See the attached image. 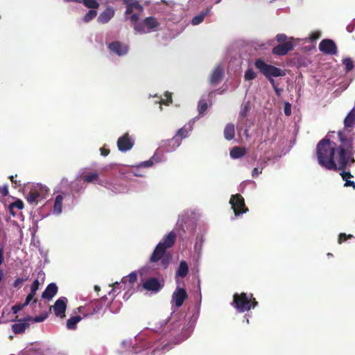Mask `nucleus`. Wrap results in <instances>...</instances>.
<instances>
[{
	"mask_svg": "<svg viewBox=\"0 0 355 355\" xmlns=\"http://www.w3.org/2000/svg\"><path fill=\"white\" fill-rule=\"evenodd\" d=\"M83 180L86 182L94 183L96 182L98 184L104 187L114 193H124L125 192V189H120L114 185L110 182L106 178H100L99 175L97 173H92L91 174L85 175Z\"/></svg>",
	"mask_w": 355,
	"mask_h": 355,
	"instance_id": "nucleus-7",
	"label": "nucleus"
},
{
	"mask_svg": "<svg viewBox=\"0 0 355 355\" xmlns=\"http://www.w3.org/2000/svg\"><path fill=\"white\" fill-rule=\"evenodd\" d=\"M223 74V70L222 67L220 65H218L214 70L213 71V73H211L210 81L212 84L217 83L221 78Z\"/></svg>",
	"mask_w": 355,
	"mask_h": 355,
	"instance_id": "nucleus-27",
	"label": "nucleus"
},
{
	"mask_svg": "<svg viewBox=\"0 0 355 355\" xmlns=\"http://www.w3.org/2000/svg\"><path fill=\"white\" fill-rule=\"evenodd\" d=\"M257 77V73L252 69H248L245 73V79L247 80H251Z\"/></svg>",
	"mask_w": 355,
	"mask_h": 355,
	"instance_id": "nucleus-38",
	"label": "nucleus"
},
{
	"mask_svg": "<svg viewBox=\"0 0 355 355\" xmlns=\"http://www.w3.org/2000/svg\"><path fill=\"white\" fill-rule=\"evenodd\" d=\"M25 306L23 304H17L12 306V309L15 314L21 310Z\"/></svg>",
	"mask_w": 355,
	"mask_h": 355,
	"instance_id": "nucleus-47",
	"label": "nucleus"
},
{
	"mask_svg": "<svg viewBox=\"0 0 355 355\" xmlns=\"http://www.w3.org/2000/svg\"><path fill=\"white\" fill-rule=\"evenodd\" d=\"M46 319V316H37L35 318L28 317L27 321H32L34 322H43Z\"/></svg>",
	"mask_w": 355,
	"mask_h": 355,
	"instance_id": "nucleus-42",
	"label": "nucleus"
},
{
	"mask_svg": "<svg viewBox=\"0 0 355 355\" xmlns=\"http://www.w3.org/2000/svg\"><path fill=\"white\" fill-rule=\"evenodd\" d=\"M137 278V275L135 272H131L127 277H124L121 283H118L117 282L113 284V288L109 293V295H115V293L116 292L117 286L121 284L124 285V288L128 289V291L132 288V284L136 282Z\"/></svg>",
	"mask_w": 355,
	"mask_h": 355,
	"instance_id": "nucleus-13",
	"label": "nucleus"
},
{
	"mask_svg": "<svg viewBox=\"0 0 355 355\" xmlns=\"http://www.w3.org/2000/svg\"><path fill=\"white\" fill-rule=\"evenodd\" d=\"M344 125L345 128L355 127V105L352 110L349 112L344 120Z\"/></svg>",
	"mask_w": 355,
	"mask_h": 355,
	"instance_id": "nucleus-26",
	"label": "nucleus"
},
{
	"mask_svg": "<svg viewBox=\"0 0 355 355\" xmlns=\"http://www.w3.org/2000/svg\"><path fill=\"white\" fill-rule=\"evenodd\" d=\"M28 324L25 322H19L12 325V330L16 334H20L25 331Z\"/></svg>",
	"mask_w": 355,
	"mask_h": 355,
	"instance_id": "nucleus-34",
	"label": "nucleus"
},
{
	"mask_svg": "<svg viewBox=\"0 0 355 355\" xmlns=\"http://www.w3.org/2000/svg\"><path fill=\"white\" fill-rule=\"evenodd\" d=\"M193 327V323H192L191 324V326L189 327L191 329H189V331L184 336V338L183 339H186V338H187L190 336Z\"/></svg>",
	"mask_w": 355,
	"mask_h": 355,
	"instance_id": "nucleus-52",
	"label": "nucleus"
},
{
	"mask_svg": "<svg viewBox=\"0 0 355 355\" xmlns=\"http://www.w3.org/2000/svg\"><path fill=\"white\" fill-rule=\"evenodd\" d=\"M321 36V33L320 31H314L313 33H311L309 35V40L310 41H315L317 40L318 39H319Z\"/></svg>",
	"mask_w": 355,
	"mask_h": 355,
	"instance_id": "nucleus-41",
	"label": "nucleus"
},
{
	"mask_svg": "<svg viewBox=\"0 0 355 355\" xmlns=\"http://www.w3.org/2000/svg\"><path fill=\"white\" fill-rule=\"evenodd\" d=\"M81 319V317L78 315L70 318L67 322V327L69 329H74Z\"/></svg>",
	"mask_w": 355,
	"mask_h": 355,
	"instance_id": "nucleus-32",
	"label": "nucleus"
},
{
	"mask_svg": "<svg viewBox=\"0 0 355 355\" xmlns=\"http://www.w3.org/2000/svg\"><path fill=\"white\" fill-rule=\"evenodd\" d=\"M207 109V103L204 100H200L198 103V110L202 114Z\"/></svg>",
	"mask_w": 355,
	"mask_h": 355,
	"instance_id": "nucleus-39",
	"label": "nucleus"
},
{
	"mask_svg": "<svg viewBox=\"0 0 355 355\" xmlns=\"http://www.w3.org/2000/svg\"><path fill=\"white\" fill-rule=\"evenodd\" d=\"M210 8H208L205 11L201 12L199 15L195 16L191 21V24L194 26L200 24L203 21L205 17L209 13Z\"/></svg>",
	"mask_w": 355,
	"mask_h": 355,
	"instance_id": "nucleus-30",
	"label": "nucleus"
},
{
	"mask_svg": "<svg viewBox=\"0 0 355 355\" xmlns=\"http://www.w3.org/2000/svg\"><path fill=\"white\" fill-rule=\"evenodd\" d=\"M347 30L348 32L351 33L353 31V27H351L350 26H348L347 27Z\"/></svg>",
	"mask_w": 355,
	"mask_h": 355,
	"instance_id": "nucleus-54",
	"label": "nucleus"
},
{
	"mask_svg": "<svg viewBox=\"0 0 355 355\" xmlns=\"http://www.w3.org/2000/svg\"><path fill=\"white\" fill-rule=\"evenodd\" d=\"M10 180H11V181H12V182H16V180H14V178H15V177H14V176H12H12H10Z\"/></svg>",
	"mask_w": 355,
	"mask_h": 355,
	"instance_id": "nucleus-55",
	"label": "nucleus"
},
{
	"mask_svg": "<svg viewBox=\"0 0 355 355\" xmlns=\"http://www.w3.org/2000/svg\"><path fill=\"white\" fill-rule=\"evenodd\" d=\"M180 144L181 139L178 137L174 136L171 139L163 141L157 150H159V153L163 157L164 153L174 151Z\"/></svg>",
	"mask_w": 355,
	"mask_h": 355,
	"instance_id": "nucleus-12",
	"label": "nucleus"
},
{
	"mask_svg": "<svg viewBox=\"0 0 355 355\" xmlns=\"http://www.w3.org/2000/svg\"><path fill=\"white\" fill-rule=\"evenodd\" d=\"M187 297V293L186 290L183 288H181L179 284H178L171 296V304L172 309H176L180 307L183 304Z\"/></svg>",
	"mask_w": 355,
	"mask_h": 355,
	"instance_id": "nucleus-10",
	"label": "nucleus"
},
{
	"mask_svg": "<svg viewBox=\"0 0 355 355\" xmlns=\"http://www.w3.org/2000/svg\"><path fill=\"white\" fill-rule=\"evenodd\" d=\"M193 123L194 119L190 121L187 125H186L183 128H180L175 135V137H178L181 140L183 138L187 137L190 132H191V130H193Z\"/></svg>",
	"mask_w": 355,
	"mask_h": 355,
	"instance_id": "nucleus-23",
	"label": "nucleus"
},
{
	"mask_svg": "<svg viewBox=\"0 0 355 355\" xmlns=\"http://www.w3.org/2000/svg\"><path fill=\"white\" fill-rule=\"evenodd\" d=\"M286 39H287V37L284 34H278L276 36L277 41L280 42V43L286 42L287 41Z\"/></svg>",
	"mask_w": 355,
	"mask_h": 355,
	"instance_id": "nucleus-45",
	"label": "nucleus"
},
{
	"mask_svg": "<svg viewBox=\"0 0 355 355\" xmlns=\"http://www.w3.org/2000/svg\"><path fill=\"white\" fill-rule=\"evenodd\" d=\"M162 161V157L159 153V150H157L154 155L149 160L141 162L139 164V166L150 167L152 166L154 164L159 163Z\"/></svg>",
	"mask_w": 355,
	"mask_h": 355,
	"instance_id": "nucleus-25",
	"label": "nucleus"
},
{
	"mask_svg": "<svg viewBox=\"0 0 355 355\" xmlns=\"http://www.w3.org/2000/svg\"><path fill=\"white\" fill-rule=\"evenodd\" d=\"M39 288V282L38 280H35L32 285H31V291L33 293H36V291H37Z\"/></svg>",
	"mask_w": 355,
	"mask_h": 355,
	"instance_id": "nucleus-46",
	"label": "nucleus"
},
{
	"mask_svg": "<svg viewBox=\"0 0 355 355\" xmlns=\"http://www.w3.org/2000/svg\"><path fill=\"white\" fill-rule=\"evenodd\" d=\"M159 28L160 23L157 19L154 17H148L136 24L133 29L137 34H146L157 31Z\"/></svg>",
	"mask_w": 355,
	"mask_h": 355,
	"instance_id": "nucleus-6",
	"label": "nucleus"
},
{
	"mask_svg": "<svg viewBox=\"0 0 355 355\" xmlns=\"http://www.w3.org/2000/svg\"><path fill=\"white\" fill-rule=\"evenodd\" d=\"M58 292V286L55 284L51 283L47 286L45 291L42 293V297L47 300H51L55 295Z\"/></svg>",
	"mask_w": 355,
	"mask_h": 355,
	"instance_id": "nucleus-24",
	"label": "nucleus"
},
{
	"mask_svg": "<svg viewBox=\"0 0 355 355\" xmlns=\"http://www.w3.org/2000/svg\"><path fill=\"white\" fill-rule=\"evenodd\" d=\"M352 237V235H348L347 236V235L345 234H340L339 235V238H338V243H341L342 242L345 241L347 238H351Z\"/></svg>",
	"mask_w": 355,
	"mask_h": 355,
	"instance_id": "nucleus-49",
	"label": "nucleus"
},
{
	"mask_svg": "<svg viewBox=\"0 0 355 355\" xmlns=\"http://www.w3.org/2000/svg\"><path fill=\"white\" fill-rule=\"evenodd\" d=\"M234 125L232 124H228L226 125L224 130V136L226 139L231 140L234 136Z\"/></svg>",
	"mask_w": 355,
	"mask_h": 355,
	"instance_id": "nucleus-31",
	"label": "nucleus"
},
{
	"mask_svg": "<svg viewBox=\"0 0 355 355\" xmlns=\"http://www.w3.org/2000/svg\"><path fill=\"white\" fill-rule=\"evenodd\" d=\"M343 64H345L346 70L347 71H349L353 69V62L350 58L344 59Z\"/></svg>",
	"mask_w": 355,
	"mask_h": 355,
	"instance_id": "nucleus-40",
	"label": "nucleus"
},
{
	"mask_svg": "<svg viewBox=\"0 0 355 355\" xmlns=\"http://www.w3.org/2000/svg\"><path fill=\"white\" fill-rule=\"evenodd\" d=\"M202 239L201 237H197L194 245V251L198 255L200 254L202 248Z\"/></svg>",
	"mask_w": 355,
	"mask_h": 355,
	"instance_id": "nucleus-36",
	"label": "nucleus"
},
{
	"mask_svg": "<svg viewBox=\"0 0 355 355\" xmlns=\"http://www.w3.org/2000/svg\"><path fill=\"white\" fill-rule=\"evenodd\" d=\"M262 168L263 167H261V168H254L252 171V175L253 177H257L262 171Z\"/></svg>",
	"mask_w": 355,
	"mask_h": 355,
	"instance_id": "nucleus-48",
	"label": "nucleus"
},
{
	"mask_svg": "<svg viewBox=\"0 0 355 355\" xmlns=\"http://www.w3.org/2000/svg\"><path fill=\"white\" fill-rule=\"evenodd\" d=\"M355 24V19L352 21Z\"/></svg>",
	"mask_w": 355,
	"mask_h": 355,
	"instance_id": "nucleus-61",
	"label": "nucleus"
},
{
	"mask_svg": "<svg viewBox=\"0 0 355 355\" xmlns=\"http://www.w3.org/2000/svg\"><path fill=\"white\" fill-rule=\"evenodd\" d=\"M342 146L338 148L335 142L322 139L317 146L318 163L328 170H340L354 162L352 139L344 138L343 133H338Z\"/></svg>",
	"mask_w": 355,
	"mask_h": 355,
	"instance_id": "nucleus-1",
	"label": "nucleus"
},
{
	"mask_svg": "<svg viewBox=\"0 0 355 355\" xmlns=\"http://www.w3.org/2000/svg\"><path fill=\"white\" fill-rule=\"evenodd\" d=\"M244 133L246 135V137H248V130L247 129L244 130Z\"/></svg>",
	"mask_w": 355,
	"mask_h": 355,
	"instance_id": "nucleus-57",
	"label": "nucleus"
},
{
	"mask_svg": "<svg viewBox=\"0 0 355 355\" xmlns=\"http://www.w3.org/2000/svg\"><path fill=\"white\" fill-rule=\"evenodd\" d=\"M73 196L68 193L58 194L54 200L52 213L55 215H60L62 213L63 205H69V202H73Z\"/></svg>",
	"mask_w": 355,
	"mask_h": 355,
	"instance_id": "nucleus-9",
	"label": "nucleus"
},
{
	"mask_svg": "<svg viewBox=\"0 0 355 355\" xmlns=\"http://www.w3.org/2000/svg\"><path fill=\"white\" fill-rule=\"evenodd\" d=\"M284 113L286 116H290L291 114V105L289 103H284Z\"/></svg>",
	"mask_w": 355,
	"mask_h": 355,
	"instance_id": "nucleus-43",
	"label": "nucleus"
},
{
	"mask_svg": "<svg viewBox=\"0 0 355 355\" xmlns=\"http://www.w3.org/2000/svg\"><path fill=\"white\" fill-rule=\"evenodd\" d=\"M343 179L345 180V183L344 184L345 187H353L355 188V184L353 181H351L349 179L352 177L350 173L343 171L340 173Z\"/></svg>",
	"mask_w": 355,
	"mask_h": 355,
	"instance_id": "nucleus-33",
	"label": "nucleus"
},
{
	"mask_svg": "<svg viewBox=\"0 0 355 355\" xmlns=\"http://www.w3.org/2000/svg\"><path fill=\"white\" fill-rule=\"evenodd\" d=\"M250 109V107L249 102H246L242 105V107H241L239 115V119H238L237 128H238L239 132H240L241 130L242 127L245 123L247 113L249 112Z\"/></svg>",
	"mask_w": 355,
	"mask_h": 355,
	"instance_id": "nucleus-20",
	"label": "nucleus"
},
{
	"mask_svg": "<svg viewBox=\"0 0 355 355\" xmlns=\"http://www.w3.org/2000/svg\"><path fill=\"white\" fill-rule=\"evenodd\" d=\"M3 259V250L2 248L0 249V265L2 263Z\"/></svg>",
	"mask_w": 355,
	"mask_h": 355,
	"instance_id": "nucleus-53",
	"label": "nucleus"
},
{
	"mask_svg": "<svg viewBox=\"0 0 355 355\" xmlns=\"http://www.w3.org/2000/svg\"><path fill=\"white\" fill-rule=\"evenodd\" d=\"M82 309V307H79V308H78L79 311H80V309Z\"/></svg>",
	"mask_w": 355,
	"mask_h": 355,
	"instance_id": "nucleus-60",
	"label": "nucleus"
},
{
	"mask_svg": "<svg viewBox=\"0 0 355 355\" xmlns=\"http://www.w3.org/2000/svg\"><path fill=\"white\" fill-rule=\"evenodd\" d=\"M220 1V0H217L216 3H219Z\"/></svg>",
	"mask_w": 355,
	"mask_h": 355,
	"instance_id": "nucleus-59",
	"label": "nucleus"
},
{
	"mask_svg": "<svg viewBox=\"0 0 355 355\" xmlns=\"http://www.w3.org/2000/svg\"><path fill=\"white\" fill-rule=\"evenodd\" d=\"M142 286L146 291L157 293L163 287V284L157 279L150 277L143 281Z\"/></svg>",
	"mask_w": 355,
	"mask_h": 355,
	"instance_id": "nucleus-16",
	"label": "nucleus"
},
{
	"mask_svg": "<svg viewBox=\"0 0 355 355\" xmlns=\"http://www.w3.org/2000/svg\"><path fill=\"white\" fill-rule=\"evenodd\" d=\"M126 5V10L125 13V19L129 20L131 23L132 28L135 25L138 24L140 20L139 17L141 16L144 8L135 0H123Z\"/></svg>",
	"mask_w": 355,
	"mask_h": 355,
	"instance_id": "nucleus-4",
	"label": "nucleus"
},
{
	"mask_svg": "<svg viewBox=\"0 0 355 355\" xmlns=\"http://www.w3.org/2000/svg\"><path fill=\"white\" fill-rule=\"evenodd\" d=\"M107 48L111 53L118 56H124L129 51L128 45L119 41H114L109 43Z\"/></svg>",
	"mask_w": 355,
	"mask_h": 355,
	"instance_id": "nucleus-14",
	"label": "nucleus"
},
{
	"mask_svg": "<svg viewBox=\"0 0 355 355\" xmlns=\"http://www.w3.org/2000/svg\"><path fill=\"white\" fill-rule=\"evenodd\" d=\"M254 65L263 75L268 78L278 94L279 91L275 86V80H273V78L284 76L286 75V73L281 69L270 65L261 59L257 60L254 62Z\"/></svg>",
	"mask_w": 355,
	"mask_h": 355,
	"instance_id": "nucleus-3",
	"label": "nucleus"
},
{
	"mask_svg": "<svg viewBox=\"0 0 355 355\" xmlns=\"http://www.w3.org/2000/svg\"><path fill=\"white\" fill-rule=\"evenodd\" d=\"M170 103H171V94L166 92L164 94V98H161L159 101V103L160 105L164 104L168 105Z\"/></svg>",
	"mask_w": 355,
	"mask_h": 355,
	"instance_id": "nucleus-37",
	"label": "nucleus"
},
{
	"mask_svg": "<svg viewBox=\"0 0 355 355\" xmlns=\"http://www.w3.org/2000/svg\"><path fill=\"white\" fill-rule=\"evenodd\" d=\"M163 349H168V348H167V347H166V346H164V347H163Z\"/></svg>",
	"mask_w": 355,
	"mask_h": 355,
	"instance_id": "nucleus-58",
	"label": "nucleus"
},
{
	"mask_svg": "<svg viewBox=\"0 0 355 355\" xmlns=\"http://www.w3.org/2000/svg\"><path fill=\"white\" fill-rule=\"evenodd\" d=\"M66 1H75L83 3L86 7L90 9H97L99 7V3L96 0H65Z\"/></svg>",
	"mask_w": 355,
	"mask_h": 355,
	"instance_id": "nucleus-28",
	"label": "nucleus"
},
{
	"mask_svg": "<svg viewBox=\"0 0 355 355\" xmlns=\"http://www.w3.org/2000/svg\"><path fill=\"white\" fill-rule=\"evenodd\" d=\"M135 144V141L130 137L128 133L124 134L117 140V146L121 152H126L132 149Z\"/></svg>",
	"mask_w": 355,
	"mask_h": 355,
	"instance_id": "nucleus-15",
	"label": "nucleus"
},
{
	"mask_svg": "<svg viewBox=\"0 0 355 355\" xmlns=\"http://www.w3.org/2000/svg\"><path fill=\"white\" fill-rule=\"evenodd\" d=\"M100 150H101V154L103 156H107L110 153V150L108 149L105 148V147L101 148L100 149Z\"/></svg>",
	"mask_w": 355,
	"mask_h": 355,
	"instance_id": "nucleus-51",
	"label": "nucleus"
},
{
	"mask_svg": "<svg viewBox=\"0 0 355 355\" xmlns=\"http://www.w3.org/2000/svg\"><path fill=\"white\" fill-rule=\"evenodd\" d=\"M175 236V234L171 232L157 244L150 257L151 262L160 260V266L162 268H166L168 266L171 259V255L166 253V250L173 245Z\"/></svg>",
	"mask_w": 355,
	"mask_h": 355,
	"instance_id": "nucleus-2",
	"label": "nucleus"
},
{
	"mask_svg": "<svg viewBox=\"0 0 355 355\" xmlns=\"http://www.w3.org/2000/svg\"><path fill=\"white\" fill-rule=\"evenodd\" d=\"M94 289L95 291H98L100 290V288L98 286H95Z\"/></svg>",
	"mask_w": 355,
	"mask_h": 355,
	"instance_id": "nucleus-56",
	"label": "nucleus"
},
{
	"mask_svg": "<svg viewBox=\"0 0 355 355\" xmlns=\"http://www.w3.org/2000/svg\"><path fill=\"white\" fill-rule=\"evenodd\" d=\"M230 203L235 216L246 213L248 210L245 207L243 198L240 194L232 195Z\"/></svg>",
	"mask_w": 355,
	"mask_h": 355,
	"instance_id": "nucleus-11",
	"label": "nucleus"
},
{
	"mask_svg": "<svg viewBox=\"0 0 355 355\" xmlns=\"http://www.w3.org/2000/svg\"><path fill=\"white\" fill-rule=\"evenodd\" d=\"M189 272V266L185 261H181L179 267L175 272V279L177 284H180L179 278L184 277L187 276Z\"/></svg>",
	"mask_w": 355,
	"mask_h": 355,
	"instance_id": "nucleus-21",
	"label": "nucleus"
},
{
	"mask_svg": "<svg viewBox=\"0 0 355 355\" xmlns=\"http://www.w3.org/2000/svg\"><path fill=\"white\" fill-rule=\"evenodd\" d=\"M232 304L239 312L242 313L254 308L257 302L254 298L252 299V294L247 295L243 293L240 295L235 294L234 295Z\"/></svg>",
	"mask_w": 355,
	"mask_h": 355,
	"instance_id": "nucleus-5",
	"label": "nucleus"
},
{
	"mask_svg": "<svg viewBox=\"0 0 355 355\" xmlns=\"http://www.w3.org/2000/svg\"><path fill=\"white\" fill-rule=\"evenodd\" d=\"M293 40V38H291L289 40L286 42L281 43L277 45L272 49V53L275 55H286L288 51H291L293 48V44L292 42Z\"/></svg>",
	"mask_w": 355,
	"mask_h": 355,
	"instance_id": "nucleus-18",
	"label": "nucleus"
},
{
	"mask_svg": "<svg viewBox=\"0 0 355 355\" xmlns=\"http://www.w3.org/2000/svg\"><path fill=\"white\" fill-rule=\"evenodd\" d=\"M319 49L320 51L326 53L334 55L336 53V46L335 43L331 40H323L319 44Z\"/></svg>",
	"mask_w": 355,
	"mask_h": 355,
	"instance_id": "nucleus-19",
	"label": "nucleus"
},
{
	"mask_svg": "<svg viewBox=\"0 0 355 355\" xmlns=\"http://www.w3.org/2000/svg\"><path fill=\"white\" fill-rule=\"evenodd\" d=\"M97 15V12L96 10H94V9H91L90 10H89L86 15L84 16L83 20L85 21V22H89L92 19H94Z\"/></svg>",
	"mask_w": 355,
	"mask_h": 355,
	"instance_id": "nucleus-35",
	"label": "nucleus"
},
{
	"mask_svg": "<svg viewBox=\"0 0 355 355\" xmlns=\"http://www.w3.org/2000/svg\"><path fill=\"white\" fill-rule=\"evenodd\" d=\"M48 192L49 189L46 187L40 184H33L26 195V200L30 204H37L46 197Z\"/></svg>",
	"mask_w": 355,
	"mask_h": 355,
	"instance_id": "nucleus-8",
	"label": "nucleus"
},
{
	"mask_svg": "<svg viewBox=\"0 0 355 355\" xmlns=\"http://www.w3.org/2000/svg\"><path fill=\"white\" fill-rule=\"evenodd\" d=\"M246 153V150L244 148L234 147L230 151V157L232 159H238L244 156Z\"/></svg>",
	"mask_w": 355,
	"mask_h": 355,
	"instance_id": "nucleus-29",
	"label": "nucleus"
},
{
	"mask_svg": "<svg viewBox=\"0 0 355 355\" xmlns=\"http://www.w3.org/2000/svg\"><path fill=\"white\" fill-rule=\"evenodd\" d=\"M114 9L110 7H108L103 12L100 14V15L98 17V21L102 24L107 23L114 17Z\"/></svg>",
	"mask_w": 355,
	"mask_h": 355,
	"instance_id": "nucleus-22",
	"label": "nucleus"
},
{
	"mask_svg": "<svg viewBox=\"0 0 355 355\" xmlns=\"http://www.w3.org/2000/svg\"><path fill=\"white\" fill-rule=\"evenodd\" d=\"M13 205L18 208L19 209H22L24 208V204L20 200L16 201Z\"/></svg>",
	"mask_w": 355,
	"mask_h": 355,
	"instance_id": "nucleus-50",
	"label": "nucleus"
},
{
	"mask_svg": "<svg viewBox=\"0 0 355 355\" xmlns=\"http://www.w3.org/2000/svg\"><path fill=\"white\" fill-rule=\"evenodd\" d=\"M67 299L65 297H61L58 299L52 306L55 315L60 318L65 317V311L67 309Z\"/></svg>",
	"mask_w": 355,
	"mask_h": 355,
	"instance_id": "nucleus-17",
	"label": "nucleus"
},
{
	"mask_svg": "<svg viewBox=\"0 0 355 355\" xmlns=\"http://www.w3.org/2000/svg\"><path fill=\"white\" fill-rule=\"evenodd\" d=\"M35 295V293H33L31 291V293L26 297V301L24 303V306H27L31 302V301L33 300V299L34 298Z\"/></svg>",
	"mask_w": 355,
	"mask_h": 355,
	"instance_id": "nucleus-44",
	"label": "nucleus"
}]
</instances>
